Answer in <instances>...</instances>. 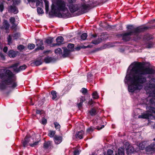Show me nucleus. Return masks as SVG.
<instances>
[{
  "label": "nucleus",
  "mask_w": 155,
  "mask_h": 155,
  "mask_svg": "<svg viewBox=\"0 0 155 155\" xmlns=\"http://www.w3.org/2000/svg\"><path fill=\"white\" fill-rule=\"evenodd\" d=\"M9 11L15 14H16L18 12L16 7L14 6H10L9 8Z\"/></svg>",
  "instance_id": "obj_16"
},
{
  "label": "nucleus",
  "mask_w": 155,
  "mask_h": 155,
  "mask_svg": "<svg viewBox=\"0 0 155 155\" xmlns=\"http://www.w3.org/2000/svg\"><path fill=\"white\" fill-rule=\"evenodd\" d=\"M62 136L55 135L54 138V140L55 143L58 144L60 143L62 141Z\"/></svg>",
  "instance_id": "obj_11"
},
{
  "label": "nucleus",
  "mask_w": 155,
  "mask_h": 155,
  "mask_svg": "<svg viewBox=\"0 0 155 155\" xmlns=\"http://www.w3.org/2000/svg\"><path fill=\"white\" fill-rule=\"evenodd\" d=\"M80 153V151L78 149H75L74 151V155H78Z\"/></svg>",
  "instance_id": "obj_44"
},
{
  "label": "nucleus",
  "mask_w": 155,
  "mask_h": 155,
  "mask_svg": "<svg viewBox=\"0 0 155 155\" xmlns=\"http://www.w3.org/2000/svg\"><path fill=\"white\" fill-rule=\"evenodd\" d=\"M28 2L30 3V2H34L35 1V0H27Z\"/></svg>",
  "instance_id": "obj_59"
},
{
  "label": "nucleus",
  "mask_w": 155,
  "mask_h": 155,
  "mask_svg": "<svg viewBox=\"0 0 155 155\" xmlns=\"http://www.w3.org/2000/svg\"><path fill=\"white\" fill-rule=\"evenodd\" d=\"M86 100L85 97L81 96L80 97V102L83 103Z\"/></svg>",
  "instance_id": "obj_46"
},
{
  "label": "nucleus",
  "mask_w": 155,
  "mask_h": 155,
  "mask_svg": "<svg viewBox=\"0 0 155 155\" xmlns=\"http://www.w3.org/2000/svg\"><path fill=\"white\" fill-rule=\"evenodd\" d=\"M152 38L151 37L149 34L145 35L143 39L144 40H148Z\"/></svg>",
  "instance_id": "obj_35"
},
{
  "label": "nucleus",
  "mask_w": 155,
  "mask_h": 155,
  "mask_svg": "<svg viewBox=\"0 0 155 155\" xmlns=\"http://www.w3.org/2000/svg\"><path fill=\"white\" fill-rule=\"evenodd\" d=\"M37 11L39 14H41L44 13L43 10L40 8L38 7L37 8Z\"/></svg>",
  "instance_id": "obj_41"
},
{
  "label": "nucleus",
  "mask_w": 155,
  "mask_h": 155,
  "mask_svg": "<svg viewBox=\"0 0 155 155\" xmlns=\"http://www.w3.org/2000/svg\"><path fill=\"white\" fill-rule=\"evenodd\" d=\"M4 9V7L3 3L2 2L0 4V11L1 12H2Z\"/></svg>",
  "instance_id": "obj_45"
},
{
  "label": "nucleus",
  "mask_w": 155,
  "mask_h": 155,
  "mask_svg": "<svg viewBox=\"0 0 155 155\" xmlns=\"http://www.w3.org/2000/svg\"><path fill=\"white\" fill-rule=\"evenodd\" d=\"M87 37V34L86 33H84L81 35V39L82 40H84L86 39Z\"/></svg>",
  "instance_id": "obj_31"
},
{
  "label": "nucleus",
  "mask_w": 155,
  "mask_h": 155,
  "mask_svg": "<svg viewBox=\"0 0 155 155\" xmlns=\"http://www.w3.org/2000/svg\"><path fill=\"white\" fill-rule=\"evenodd\" d=\"M131 72L133 74L132 78L127 75L125 77V83L128 81L131 83L128 87L129 91L132 92L136 89H140L142 87V84L146 81V78L143 75L148 74H153L154 71L151 68H144L140 62L134 64L131 69Z\"/></svg>",
  "instance_id": "obj_1"
},
{
  "label": "nucleus",
  "mask_w": 155,
  "mask_h": 155,
  "mask_svg": "<svg viewBox=\"0 0 155 155\" xmlns=\"http://www.w3.org/2000/svg\"><path fill=\"white\" fill-rule=\"evenodd\" d=\"M47 120L46 119L43 118H42L41 120V123L43 124H45L47 123Z\"/></svg>",
  "instance_id": "obj_49"
},
{
  "label": "nucleus",
  "mask_w": 155,
  "mask_h": 155,
  "mask_svg": "<svg viewBox=\"0 0 155 155\" xmlns=\"http://www.w3.org/2000/svg\"><path fill=\"white\" fill-rule=\"evenodd\" d=\"M64 53H67V54L68 53L69 51L66 48V47L64 48Z\"/></svg>",
  "instance_id": "obj_55"
},
{
  "label": "nucleus",
  "mask_w": 155,
  "mask_h": 155,
  "mask_svg": "<svg viewBox=\"0 0 155 155\" xmlns=\"http://www.w3.org/2000/svg\"><path fill=\"white\" fill-rule=\"evenodd\" d=\"M80 91L83 94H85L87 92V90L85 88H83Z\"/></svg>",
  "instance_id": "obj_39"
},
{
  "label": "nucleus",
  "mask_w": 155,
  "mask_h": 155,
  "mask_svg": "<svg viewBox=\"0 0 155 155\" xmlns=\"http://www.w3.org/2000/svg\"><path fill=\"white\" fill-rule=\"evenodd\" d=\"M127 28L130 31L129 32L125 33L122 35L123 39L125 41H129L130 39V36L133 34H137L148 29L147 27L144 26H140L135 28L133 26L130 25H128L127 26Z\"/></svg>",
  "instance_id": "obj_3"
},
{
  "label": "nucleus",
  "mask_w": 155,
  "mask_h": 155,
  "mask_svg": "<svg viewBox=\"0 0 155 155\" xmlns=\"http://www.w3.org/2000/svg\"><path fill=\"white\" fill-rule=\"evenodd\" d=\"M43 44L42 40H38L36 42V45L38 47L36 49V50H43L44 49V47L42 46Z\"/></svg>",
  "instance_id": "obj_9"
},
{
  "label": "nucleus",
  "mask_w": 155,
  "mask_h": 155,
  "mask_svg": "<svg viewBox=\"0 0 155 155\" xmlns=\"http://www.w3.org/2000/svg\"><path fill=\"white\" fill-rule=\"evenodd\" d=\"M33 64L35 66H38L42 64V62L40 60H37L34 61Z\"/></svg>",
  "instance_id": "obj_29"
},
{
  "label": "nucleus",
  "mask_w": 155,
  "mask_h": 155,
  "mask_svg": "<svg viewBox=\"0 0 155 155\" xmlns=\"http://www.w3.org/2000/svg\"><path fill=\"white\" fill-rule=\"evenodd\" d=\"M10 25L8 21L6 20H4L3 23V25L1 28L2 29H5L6 30V32H9L8 29L9 28Z\"/></svg>",
  "instance_id": "obj_7"
},
{
  "label": "nucleus",
  "mask_w": 155,
  "mask_h": 155,
  "mask_svg": "<svg viewBox=\"0 0 155 155\" xmlns=\"http://www.w3.org/2000/svg\"><path fill=\"white\" fill-rule=\"evenodd\" d=\"M68 7L71 13H73L78 9V6L77 5H74L73 4H69Z\"/></svg>",
  "instance_id": "obj_10"
},
{
  "label": "nucleus",
  "mask_w": 155,
  "mask_h": 155,
  "mask_svg": "<svg viewBox=\"0 0 155 155\" xmlns=\"http://www.w3.org/2000/svg\"><path fill=\"white\" fill-rule=\"evenodd\" d=\"M35 47V45L33 44H29L28 46V49L31 50L33 49Z\"/></svg>",
  "instance_id": "obj_32"
},
{
  "label": "nucleus",
  "mask_w": 155,
  "mask_h": 155,
  "mask_svg": "<svg viewBox=\"0 0 155 155\" xmlns=\"http://www.w3.org/2000/svg\"><path fill=\"white\" fill-rule=\"evenodd\" d=\"M69 90V89L68 86L66 87L63 90V91H64V93H65L66 92L68 91Z\"/></svg>",
  "instance_id": "obj_51"
},
{
  "label": "nucleus",
  "mask_w": 155,
  "mask_h": 155,
  "mask_svg": "<svg viewBox=\"0 0 155 155\" xmlns=\"http://www.w3.org/2000/svg\"><path fill=\"white\" fill-rule=\"evenodd\" d=\"M54 125H55V127L56 129H58L59 130L60 128V125L56 122H55L54 123Z\"/></svg>",
  "instance_id": "obj_38"
},
{
  "label": "nucleus",
  "mask_w": 155,
  "mask_h": 155,
  "mask_svg": "<svg viewBox=\"0 0 155 155\" xmlns=\"http://www.w3.org/2000/svg\"><path fill=\"white\" fill-rule=\"evenodd\" d=\"M89 112L91 116H94L97 114L96 110L94 108L91 109L89 111Z\"/></svg>",
  "instance_id": "obj_23"
},
{
  "label": "nucleus",
  "mask_w": 155,
  "mask_h": 155,
  "mask_svg": "<svg viewBox=\"0 0 155 155\" xmlns=\"http://www.w3.org/2000/svg\"><path fill=\"white\" fill-rule=\"evenodd\" d=\"M151 115V114H150L149 113H147L146 114H141L140 115L138 116L139 118H142L144 119H147L148 117Z\"/></svg>",
  "instance_id": "obj_17"
},
{
  "label": "nucleus",
  "mask_w": 155,
  "mask_h": 155,
  "mask_svg": "<svg viewBox=\"0 0 155 155\" xmlns=\"http://www.w3.org/2000/svg\"><path fill=\"white\" fill-rule=\"evenodd\" d=\"M69 4H72V3H74L76 1V0H68Z\"/></svg>",
  "instance_id": "obj_54"
},
{
  "label": "nucleus",
  "mask_w": 155,
  "mask_h": 155,
  "mask_svg": "<svg viewBox=\"0 0 155 155\" xmlns=\"http://www.w3.org/2000/svg\"><path fill=\"white\" fill-rule=\"evenodd\" d=\"M45 8L46 12H48V11L49 8V3L48 1L46 0L45 1Z\"/></svg>",
  "instance_id": "obj_30"
},
{
  "label": "nucleus",
  "mask_w": 155,
  "mask_h": 155,
  "mask_svg": "<svg viewBox=\"0 0 155 155\" xmlns=\"http://www.w3.org/2000/svg\"><path fill=\"white\" fill-rule=\"evenodd\" d=\"M8 44L10 45L12 43V40L11 38V36L9 35L7 38Z\"/></svg>",
  "instance_id": "obj_34"
},
{
  "label": "nucleus",
  "mask_w": 155,
  "mask_h": 155,
  "mask_svg": "<svg viewBox=\"0 0 155 155\" xmlns=\"http://www.w3.org/2000/svg\"><path fill=\"white\" fill-rule=\"evenodd\" d=\"M69 49H72L74 47V45L72 44H69L67 46Z\"/></svg>",
  "instance_id": "obj_47"
},
{
  "label": "nucleus",
  "mask_w": 155,
  "mask_h": 155,
  "mask_svg": "<svg viewBox=\"0 0 155 155\" xmlns=\"http://www.w3.org/2000/svg\"><path fill=\"white\" fill-rule=\"evenodd\" d=\"M16 52L13 50H11L8 52V55L10 57L14 58L16 56Z\"/></svg>",
  "instance_id": "obj_19"
},
{
  "label": "nucleus",
  "mask_w": 155,
  "mask_h": 155,
  "mask_svg": "<svg viewBox=\"0 0 155 155\" xmlns=\"http://www.w3.org/2000/svg\"><path fill=\"white\" fill-rule=\"evenodd\" d=\"M88 3V4H87L85 3H82L79 7V9L81 10L83 13L87 12L88 9L91 6V5L93 3L92 0H90Z\"/></svg>",
  "instance_id": "obj_5"
},
{
  "label": "nucleus",
  "mask_w": 155,
  "mask_h": 155,
  "mask_svg": "<svg viewBox=\"0 0 155 155\" xmlns=\"http://www.w3.org/2000/svg\"><path fill=\"white\" fill-rule=\"evenodd\" d=\"M42 112L43 111L39 110H37L36 111V113L37 114H40L41 113H43L41 112Z\"/></svg>",
  "instance_id": "obj_57"
},
{
  "label": "nucleus",
  "mask_w": 155,
  "mask_h": 155,
  "mask_svg": "<svg viewBox=\"0 0 155 155\" xmlns=\"http://www.w3.org/2000/svg\"><path fill=\"white\" fill-rule=\"evenodd\" d=\"M101 41V39L100 38H98L96 40L92 41V43L94 44H97L100 43Z\"/></svg>",
  "instance_id": "obj_28"
},
{
  "label": "nucleus",
  "mask_w": 155,
  "mask_h": 155,
  "mask_svg": "<svg viewBox=\"0 0 155 155\" xmlns=\"http://www.w3.org/2000/svg\"><path fill=\"white\" fill-rule=\"evenodd\" d=\"M51 93L52 96V98L53 100L55 99L57 97V93L55 91H52Z\"/></svg>",
  "instance_id": "obj_24"
},
{
  "label": "nucleus",
  "mask_w": 155,
  "mask_h": 155,
  "mask_svg": "<svg viewBox=\"0 0 155 155\" xmlns=\"http://www.w3.org/2000/svg\"><path fill=\"white\" fill-rule=\"evenodd\" d=\"M52 39L51 38H49L46 40V43L48 44H50L52 42Z\"/></svg>",
  "instance_id": "obj_40"
},
{
  "label": "nucleus",
  "mask_w": 155,
  "mask_h": 155,
  "mask_svg": "<svg viewBox=\"0 0 155 155\" xmlns=\"http://www.w3.org/2000/svg\"><path fill=\"white\" fill-rule=\"evenodd\" d=\"M52 142L51 141H48L45 142L44 144V147L45 148H47L51 146Z\"/></svg>",
  "instance_id": "obj_20"
},
{
  "label": "nucleus",
  "mask_w": 155,
  "mask_h": 155,
  "mask_svg": "<svg viewBox=\"0 0 155 155\" xmlns=\"http://www.w3.org/2000/svg\"><path fill=\"white\" fill-rule=\"evenodd\" d=\"M18 65L19 63H16L12 65L11 66L9 67V68H13L14 71L18 72L20 71L23 70L25 69L27 67L26 65L24 64L23 65L20 66L18 68H16V67L18 66Z\"/></svg>",
  "instance_id": "obj_6"
},
{
  "label": "nucleus",
  "mask_w": 155,
  "mask_h": 155,
  "mask_svg": "<svg viewBox=\"0 0 155 155\" xmlns=\"http://www.w3.org/2000/svg\"><path fill=\"white\" fill-rule=\"evenodd\" d=\"M4 74H2L1 78L3 82L6 85L9 86L10 87L14 88L17 86L16 79L12 72L9 70L4 69Z\"/></svg>",
  "instance_id": "obj_2"
},
{
  "label": "nucleus",
  "mask_w": 155,
  "mask_h": 155,
  "mask_svg": "<svg viewBox=\"0 0 155 155\" xmlns=\"http://www.w3.org/2000/svg\"><path fill=\"white\" fill-rule=\"evenodd\" d=\"M40 3H41V5H42V0H38V1L36 3V5H39Z\"/></svg>",
  "instance_id": "obj_53"
},
{
  "label": "nucleus",
  "mask_w": 155,
  "mask_h": 155,
  "mask_svg": "<svg viewBox=\"0 0 155 155\" xmlns=\"http://www.w3.org/2000/svg\"><path fill=\"white\" fill-rule=\"evenodd\" d=\"M81 46H79L78 47H77L76 48V49L77 50H80L81 48Z\"/></svg>",
  "instance_id": "obj_62"
},
{
  "label": "nucleus",
  "mask_w": 155,
  "mask_h": 155,
  "mask_svg": "<svg viewBox=\"0 0 155 155\" xmlns=\"http://www.w3.org/2000/svg\"><path fill=\"white\" fill-rule=\"evenodd\" d=\"M55 134V131L50 130L49 131L48 135L51 137H53Z\"/></svg>",
  "instance_id": "obj_27"
},
{
  "label": "nucleus",
  "mask_w": 155,
  "mask_h": 155,
  "mask_svg": "<svg viewBox=\"0 0 155 155\" xmlns=\"http://www.w3.org/2000/svg\"><path fill=\"white\" fill-rule=\"evenodd\" d=\"M83 103H82V102H80V103L78 104V106L79 107H81V106H82V104H83Z\"/></svg>",
  "instance_id": "obj_58"
},
{
  "label": "nucleus",
  "mask_w": 155,
  "mask_h": 155,
  "mask_svg": "<svg viewBox=\"0 0 155 155\" xmlns=\"http://www.w3.org/2000/svg\"><path fill=\"white\" fill-rule=\"evenodd\" d=\"M9 20L10 23L12 25L11 27L12 29L15 30L17 25L15 23V18L14 17H11L10 18Z\"/></svg>",
  "instance_id": "obj_13"
},
{
  "label": "nucleus",
  "mask_w": 155,
  "mask_h": 155,
  "mask_svg": "<svg viewBox=\"0 0 155 155\" xmlns=\"http://www.w3.org/2000/svg\"><path fill=\"white\" fill-rule=\"evenodd\" d=\"M17 48L19 50H22L25 48V47L22 45H20Z\"/></svg>",
  "instance_id": "obj_48"
},
{
  "label": "nucleus",
  "mask_w": 155,
  "mask_h": 155,
  "mask_svg": "<svg viewBox=\"0 0 155 155\" xmlns=\"http://www.w3.org/2000/svg\"><path fill=\"white\" fill-rule=\"evenodd\" d=\"M64 41V38L62 36L58 37L56 39L57 43L55 44L54 45H59L62 43Z\"/></svg>",
  "instance_id": "obj_14"
},
{
  "label": "nucleus",
  "mask_w": 155,
  "mask_h": 155,
  "mask_svg": "<svg viewBox=\"0 0 155 155\" xmlns=\"http://www.w3.org/2000/svg\"><path fill=\"white\" fill-rule=\"evenodd\" d=\"M7 50L8 48L7 47H5L3 49V51L5 53H6L7 52Z\"/></svg>",
  "instance_id": "obj_56"
},
{
  "label": "nucleus",
  "mask_w": 155,
  "mask_h": 155,
  "mask_svg": "<svg viewBox=\"0 0 155 155\" xmlns=\"http://www.w3.org/2000/svg\"><path fill=\"white\" fill-rule=\"evenodd\" d=\"M95 129V128L93 127H91L87 130V131L89 133H91Z\"/></svg>",
  "instance_id": "obj_36"
},
{
  "label": "nucleus",
  "mask_w": 155,
  "mask_h": 155,
  "mask_svg": "<svg viewBox=\"0 0 155 155\" xmlns=\"http://www.w3.org/2000/svg\"><path fill=\"white\" fill-rule=\"evenodd\" d=\"M153 47V44L152 43L150 42L148 43L146 47L148 48H150Z\"/></svg>",
  "instance_id": "obj_50"
},
{
  "label": "nucleus",
  "mask_w": 155,
  "mask_h": 155,
  "mask_svg": "<svg viewBox=\"0 0 155 155\" xmlns=\"http://www.w3.org/2000/svg\"><path fill=\"white\" fill-rule=\"evenodd\" d=\"M20 36V35L18 33H16L13 34V37L15 39H17Z\"/></svg>",
  "instance_id": "obj_37"
},
{
  "label": "nucleus",
  "mask_w": 155,
  "mask_h": 155,
  "mask_svg": "<svg viewBox=\"0 0 155 155\" xmlns=\"http://www.w3.org/2000/svg\"><path fill=\"white\" fill-rule=\"evenodd\" d=\"M66 6L65 2L62 0H58L56 7L53 5H52L51 12L54 14H57L60 11H66L67 12L68 10Z\"/></svg>",
  "instance_id": "obj_4"
},
{
  "label": "nucleus",
  "mask_w": 155,
  "mask_h": 155,
  "mask_svg": "<svg viewBox=\"0 0 155 155\" xmlns=\"http://www.w3.org/2000/svg\"><path fill=\"white\" fill-rule=\"evenodd\" d=\"M53 58L51 57H47L45 58L44 61L45 63H49L52 61Z\"/></svg>",
  "instance_id": "obj_22"
},
{
  "label": "nucleus",
  "mask_w": 155,
  "mask_h": 155,
  "mask_svg": "<svg viewBox=\"0 0 155 155\" xmlns=\"http://www.w3.org/2000/svg\"><path fill=\"white\" fill-rule=\"evenodd\" d=\"M0 56H1V57L2 59H3L4 60V56L2 54H1Z\"/></svg>",
  "instance_id": "obj_63"
},
{
  "label": "nucleus",
  "mask_w": 155,
  "mask_h": 155,
  "mask_svg": "<svg viewBox=\"0 0 155 155\" xmlns=\"http://www.w3.org/2000/svg\"><path fill=\"white\" fill-rule=\"evenodd\" d=\"M124 149L122 147L119 148L118 150V153H116V155H124Z\"/></svg>",
  "instance_id": "obj_18"
},
{
  "label": "nucleus",
  "mask_w": 155,
  "mask_h": 155,
  "mask_svg": "<svg viewBox=\"0 0 155 155\" xmlns=\"http://www.w3.org/2000/svg\"><path fill=\"white\" fill-rule=\"evenodd\" d=\"M149 112L151 113H155V108L153 107H150L149 110Z\"/></svg>",
  "instance_id": "obj_42"
},
{
  "label": "nucleus",
  "mask_w": 155,
  "mask_h": 155,
  "mask_svg": "<svg viewBox=\"0 0 155 155\" xmlns=\"http://www.w3.org/2000/svg\"><path fill=\"white\" fill-rule=\"evenodd\" d=\"M89 103L90 105L92 104H93V102L92 101L91 102V101L89 102Z\"/></svg>",
  "instance_id": "obj_64"
},
{
  "label": "nucleus",
  "mask_w": 155,
  "mask_h": 155,
  "mask_svg": "<svg viewBox=\"0 0 155 155\" xmlns=\"http://www.w3.org/2000/svg\"><path fill=\"white\" fill-rule=\"evenodd\" d=\"M113 153V151L110 150H108L107 152V155H112ZM92 155H97L95 153H92ZM104 155H105V153H104Z\"/></svg>",
  "instance_id": "obj_25"
},
{
  "label": "nucleus",
  "mask_w": 155,
  "mask_h": 155,
  "mask_svg": "<svg viewBox=\"0 0 155 155\" xmlns=\"http://www.w3.org/2000/svg\"><path fill=\"white\" fill-rule=\"evenodd\" d=\"M104 127V125H102L100 126H97L96 127V129L98 130H100Z\"/></svg>",
  "instance_id": "obj_52"
},
{
  "label": "nucleus",
  "mask_w": 155,
  "mask_h": 155,
  "mask_svg": "<svg viewBox=\"0 0 155 155\" xmlns=\"http://www.w3.org/2000/svg\"><path fill=\"white\" fill-rule=\"evenodd\" d=\"M125 147L127 152L128 153H132L134 150V147L131 145H130L128 143H126L125 144Z\"/></svg>",
  "instance_id": "obj_8"
},
{
  "label": "nucleus",
  "mask_w": 155,
  "mask_h": 155,
  "mask_svg": "<svg viewBox=\"0 0 155 155\" xmlns=\"http://www.w3.org/2000/svg\"><path fill=\"white\" fill-rule=\"evenodd\" d=\"M0 87L2 89H4L5 88L6 86H3V85H1Z\"/></svg>",
  "instance_id": "obj_61"
},
{
  "label": "nucleus",
  "mask_w": 155,
  "mask_h": 155,
  "mask_svg": "<svg viewBox=\"0 0 155 155\" xmlns=\"http://www.w3.org/2000/svg\"><path fill=\"white\" fill-rule=\"evenodd\" d=\"M92 96L93 98L94 99H97L99 97L98 94L96 91L93 93Z\"/></svg>",
  "instance_id": "obj_26"
},
{
  "label": "nucleus",
  "mask_w": 155,
  "mask_h": 155,
  "mask_svg": "<svg viewBox=\"0 0 155 155\" xmlns=\"http://www.w3.org/2000/svg\"><path fill=\"white\" fill-rule=\"evenodd\" d=\"M81 48H89V45H88L87 46H81Z\"/></svg>",
  "instance_id": "obj_60"
},
{
  "label": "nucleus",
  "mask_w": 155,
  "mask_h": 155,
  "mask_svg": "<svg viewBox=\"0 0 155 155\" xmlns=\"http://www.w3.org/2000/svg\"><path fill=\"white\" fill-rule=\"evenodd\" d=\"M38 141L35 142L33 143H29V145L31 147H34L35 146L38 145Z\"/></svg>",
  "instance_id": "obj_43"
},
{
  "label": "nucleus",
  "mask_w": 155,
  "mask_h": 155,
  "mask_svg": "<svg viewBox=\"0 0 155 155\" xmlns=\"http://www.w3.org/2000/svg\"><path fill=\"white\" fill-rule=\"evenodd\" d=\"M146 142H145L140 143L138 145L139 148L140 150H143L145 148Z\"/></svg>",
  "instance_id": "obj_21"
},
{
  "label": "nucleus",
  "mask_w": 155,
  "mask_h": 155,
  "mask_svg": "<svg viewBox=\"0 0 155 155\" xmlns=\"http://www.w3.org/2000/svg\"><path fill=\"white\" fill-rule=\"evenodd\" d=\"M84 132L81 130L76 133L75 135L76 138L77 139H81L83 138Z\"/></svg>",
  "instance_id": "obj_15"
},
{
  "label": "nucleus",
  "mask_w": 155,
  "mask_h": 155,
  "mask_svg": "<svg viewBox=\"0 0 155 155\" xmlns=\"http://www.w3.org/2000/svg\"><path fill=\"white\" fill-rule=\"evenodd\" d=\"M31 137H28L26 136L24 139V141L22 143L23 146L25 147L27 146L28 144H29V142H31Z\"/></svg>",
  "instance_id": "obj_12"
},
{
  "label": "nucleus",
  "mask_w": 155,
  "mask_h": 155,
  "mask_svg": "<svg viewBox=\"0 0 155 155\" xmlns=\"http://www.w3.org/2000/svg\"><path fill=\"white\" fill-rule=\"evenodd\" d=\"M62 50L60 48L56 49L55 50V53L56 54H60L62 53Z\"/></svg>",
  "instance_id": "obj_33"
}]
</instances>
